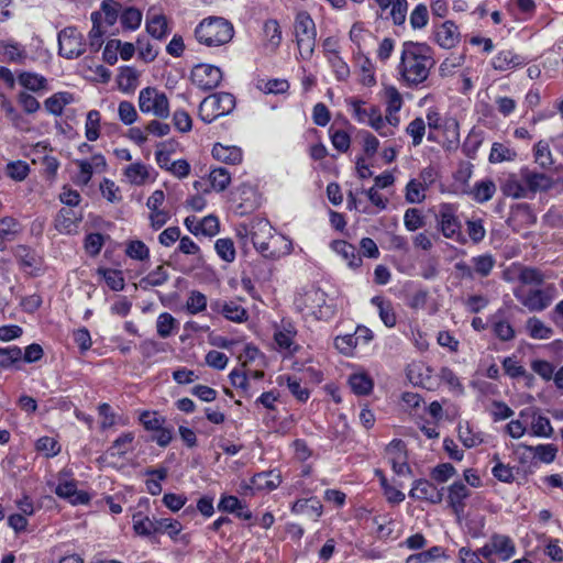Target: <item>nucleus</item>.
Here are the masks:
<instances>
[{
    "instance_id": "a211bd4d",
    "label": "nucleus",
    "mask_w": 563,
    "mask_h": 563,
    "mask_svg": "<svg viewBox=\"0 0 563 563\" xmlns=\"http://www.w3.org/2000/svg\"><path fill=\"white\" fill-rule=\"evenodd\" d=\"M386 457L396 474L407 475L410 473L406 446L401 440L395 439L387 445Z\"/></svg>"
},
{
    "instance_id": "052dcab7",
    "label": "nucleus",
    "mask_w": 563,
    "mask_h": 563,
    "mask_svg": "<svg viewBox=\"0 0 563 563\" xmlns=\"http://www.w3.org/2000/svg\"><path fill=\"white\" fill-rule=\"evenodd\" d=\"M125 254L135 261H147L150 258V249L143 241L132 240L126 243Z\"/></svg>"
},
{
    "instance_id": "2eb2a0df",
    "label": "nucleus",
    "mask_w": 563,
    "mask_h": 563,
    "mask_svg": "<svg viewBox=\"0 0 563 563\" xmlns=\"http://www.w3.org/2000/svg\"><path fill=\"white\" fill-rule=\"evenodd\" d=\"M521 169L529 199H533L538 192L548 191L553 187V179L549 175L529 167H521Z\"/></svg>"
},
{
    "instance_id": "20e7f679",
    "label": "nucleus",
    "mask_w": 563,
    "mask_h": 563,
    "mask_svg": "<svg viewBox=\"0 0 563 563\" xmlns=\"http://www.w3.org/2000/svg\"><path fill=\"white\" fill-rule=\"evenodd\" d=\"M296 309L305 317L314 320H329L334 313V305L328 302L327 294L319 288H310L295 299Z\"/></svg>"
},
{
    "instance_id": "423d86ee",
    "label": "nucleus",
    "mask_w": 563,
    "mask_h": 563,
    "mask_svg": "<svg viewBox=\"0 0 563 563\" xmlns=\"http://www.w3.org/2000/svg\"><path fill=\"white\" fill-rule=\"evenodd\" d=\"M487 563L507 562L516 555L517 547L514 539L507 534L494 532L479 548Z\"/></svg>"
},
{
    "instance_id": "79ce46f5",
    "label": "nucleus",
    "mask_w": 563,
    "mask_h": 563,
    "mask_svg": "<svg viewBox=\"0 0 563 563\" xmlns=\"http://www.w3.org/2000/svg\"><path fill=\"white\" fill-rule=\"evenodd\" d=\"M371 302L377 307L383 323L388 328H393L396 324V314L391 303L379 296L373 297Z\"/></svg>"
},
{
    "instance_id": "bb28decb",
    "label": "nucleus",
    "mask_w": 563,
    "mask_h": 563,
    "mask_svg": "<svg viewBox=\"0 0 563 563\" xmlns=\"http://www.w3.org/2000/svg\"><path fill=\"white\" fill-rule=\"evenodd\" d=\"M471 495L470 489L461 481L454 482L449 487L448 500L454 512H462L465 508V499Z\"/></svg>"
},
{
    "instance_id": "a18cd8bd",
    "label": "nucleus",
    "mask_w": 563,
    "mask_h": 563,
    "mask_svg": "<svg viewBox=\"0 0 563 563\" xmlns=\"http://www.w3.org/2000/svg\"><path fill=\"white\" fill-rule=\"evenodd\" d=\"M533 157L542 169H549L554 163L549 143L542 140L534 145Z\"/></svg>"
},
{
    "instance_id": "c9c22d12",
    "label": "nucleus",
    "mask_w": 563,
    "mask_h": 563,
    "mask_svg": "<svg viewBox=\"0 0 563 563\" xmlns=\"http://www.w3.org/2000/svg\"><path fill=\"white\" fill-rule=\"evenodd\" d=\"M457 432L460 441L467 449L478 446L484 442L483 433L475 430L468 422L460 423Z\"/></svg>"
},
{
    "instance_id": "412c9836",
    "label": "nucleus",
    "mask_w": 563,
    "mask_h": 563,
    "mask_svg": "<svg viewBox=\"0 0 563 563\" xmlns=\"http://www.w3.org/2000/svg\"><path fill=\"white\" fill-rule=\"evenodd\" d=\"M434 41L445 49L454 47L460 41V32L452 21H445L434 26Z\"/></svg>"
},
{
    "instance_id": "a878e982",
    "label": "nucleus",
    "mask_w": 563,
    "mask_h": 563,
    "mask_svg": "<svg viewBox=\"0 0 563 563\" xmlns=\"http://www.w3.org/2000/svg\"><path fill=\"white\" fill-rule=\"evenodd\" d=\"M146 31L157 40L168 34L167 19L164 14L150 10L146 15Z\"/></svg>"
},
{
    "instance_id": "338daca9",
    "label": "nucleus",
    "mask_w": 563,
    "mask_h": 563,
    "mask_svg": "<svg viewBox=\"0 0 563 563\" xmlns=\"http://www.w3.org/2000/svg\"><path fill=\"white\" fill-rule=\"evenodd\" d=\"M68 103L67 92H57L47 98L44 102L47 112L59 115L63 112L64 107Z\"/></svg>"
},
{
    "instance_id": "4468645a",
    "label": "nucleus",
    "mask_w": 563,
    "mask_h": 563,
    "mask_svg": "<svg viewBox=\"0 0 563 563\" xmlns=\"http://www.w3.org/2000/svg\"><path fill=\"white\" fill-rule=\"evenodd\" d=\"M76 164L79 168L76 184L81 186L87 185L95 173L101 174L107 170V161L100 153L93 154L89 159H78Z\"/></svg>"
},
{
    "instance_id": "39448f33",
    "label": "nucleus",
    "mask_w": 563,
    "mask_h": 563,
    "mask_svg": "<svg viewBox=\"0 0 563 563\" xmlns=\"http://www.w3.org/2000/svg\"><path fill=\"white\" fill-rule=\"evenodd\" d=\"M512 292L515 298L530 312H542L553 302L558 291L553 284H549L543 288L518 286Z\"/></svg>"
},
{
    "instance_id": "0e129e2a",
    "label": "nucleus",
    "mask_w": 563,
    "mask_h": 563,
    "mask_svg": "<svg viewBox=\"0 0 563 563\" xmlns=\"http://www.w3.org/2000/svg\"><path fill=\"white\" fill-rule=\"evenodd\" d=\"M443 555V548L435 545L427 551H422L417 554L410 555L407 559V563H431Z\"/></svg>"
},
{
    "instance_id": "473e14b6",
    "label": "nucleus",
    "mask_w": 563,
    "mask_h": 563,
    "mask_svg": "<svg viewBox=\"0 0 563 563\" xmlns=\"http://www.w3.org/2000/svg\"><path fill=\"white\" fill-rule=\"evenodd\" d=\"M291 512L295 515H308L317 519L322 515V504L316 497L298 499L292 504Z\"/></svg>"
},
{
    "instance_id": "0eeeda50",
    "label": "nucleus",
    "mask_w": 563,
    "mask_h": 563,
    "mask_svg": "<svg viewBox=\"0 0 563 563\" xmlns=\"http://www.w3.org/2000/svg\"><path fill=\"white\" fill-rule=\"evenodd\" d=\"M294 34L300 56L303 59H309L314 51L317 29L308 12L300 11L296 14Z\"/></svg>"
},
{
    "instance_id": "603ef678",
    "label": "nucleus",
    "mask_w": 563,
    "mask_h": 563,
    "mask_svg": "<svg viewBox=\"0 0 563 563\" xmlns=\"http://www.w3.org/2000/svg\"><path fill=\"white\" fill-rule=\"evenodd\" d=\"M168 278L169 275L166 268L164 267V265H159L140 280V286L143 289H146L148 287L162 286L168 280Z\"/></svg>"
},
{
    "instance_id": "9b49d317",
    "label": "nucleus",
    "mask_w": 563,
    "mask_h": 563,
    "mask_svg": "<svg viewBox=\"0 0 563 563\" xmlns=\"http://www.w3.org/2000/svg\"><path fill=\"white\" fill-rule=\"evenodd\" d=\"M297 329L291 322L282 321L274 332V341L280 353L286 356L294 355L300 349L296 341Z\"/></svg>"
},
{
    "instance_id": "6e6552de",
    "label": "nucleus",
    "mask_w": 563,
    "mask_h": 563,
    "mask_svg": "<svg viewBox=\"0 0 563 563\" xmlns=\"http://www.w3.org/2000/svg\"><path fill=\"white\" fill-rule=\"evenodd\" d=\"M235 98L229 92H218L206 97L199 104L198 114L205 123H211L233 111Z\"/></svg>"
},
{
    "instance_id": "3c124183",
    "label": "nucleus",
    "mask_w": 563,
    "mask_h": 563,
    "mask_svg": "<svg viewBox=\"0 0 563 563\" xmlns=\"http://www.w3.org/2000/svg\"><path fill=\"white\" fill-rule=\"evenodd\" d=\"M485 525L486 518L482 514H470L465 518V529L474 539L484 537Z\"/></svg>"
},
{
    "instance_id": "f8f14e48",
    "label": "nucleus",
    "mask_w": 563,
    "mask_h": 563,
    "mask_svg": "<svg viewBox=\"0 0 563 563\" xmlns=\"http://www.w3.org/2000/svg\"><path fill=\"white\" fill-rule=\"evenodd\" d=\"M192 82L202 90H211L222 80V71L219 67L209 64H199L191 71Z\"/></svg>"
},
{
    "instance_id": "13d9d810",
    "label": "nucleus",
    "mask_w": 563,
    "mask_h": 563,
    "mask_svg": "<svg viewBox=\"0 0 563 563\" xmlns=\"http://www.w3.org/2000/svg\"><path fill=\"white\" fill-rule=\"evenodd\" d=\"M503 367L505 373L512 378L523 377L528 382L533 379V376L526 371L516 357H506L503 361Z\"/></svg>"
},
{
    "instance_id": "c756f323",
    "label": "nucleus",
    "mask_w": 563,
    "mask_h": 563,
    "mask_svg": "<svg viewBox=\"0 0 563 563\" xmlns=\"http://www.w3.org/2000/svg\"><path fill=\"white\" fill-rule=\"evenodd\" d=\"M525 330L533 340H548L554 334V330L538 317L528 318Z\"/></svg>"
},
{
    "instance_id": "7c9ffc66",
    "label": "nucleus",
    "mask_w": 563,
    "mask_h": 563,
    "mask_svg": "<svg viewBox=\"0 0 563 563\" xmlns=\"http://www.w3.org/2000/svg\"><path fill=\"white\" fill-rule=\"evenodd\" d=\"M332 250L342 256L347 262L351 268H357L362 265V257L356 251V247L346 241H333L331 244Z\"/></svg>"
},
{
    "instance_id": "a19ab883",
    "label": "nucleus",
    "mask_w": 563,
    "mask_h": 563,
    "mask_svg": "<svg viewBox=\"0 0 563 563\" xmlns=\"http://www.w3.org/2000/svg\"><path fill=\"white\" fill-rule=\"evenodd\" d=\"M124 176L131 185L142 186L150 177L148 167L142 163H133L124 169Z\"/></svg>"
},
{
    "instance_id": "49530a36",
    "label": "nucleus",
    "mask_w": 563,
    "mask_h": 563,
    "mask_svg": "<svg viewBox=\"0 0 563 563\" xmlns=\"http://www.w3.org/2000/svg\"><path fill=\"white\" fill-rule=\"evenodd\" d=\"M18 79L20 85L27 90L36 92L46 89V78L36 73L23 71L18 76Z\"/></svg>"
},
{
    "instance_id": "bf43d9fd",
    "label": "nucleus",
    "mask_w": 563,
    "mask_h": 563,
    "mask_svg": "<svg viewBox=\"0 0 563 563\" xmlns=\"http://www.w3.org/2000/svg\"><path fill=\"white\" fill-rule=\"evenodd\" d=\"M137 79L139 73L134 68L130 66L121 67L120 74L118 76L119 88L122 91L134 89L137 85Z\"/></svg>"
},
{
    "instance_id": "e433bc0d",
    "label": "nucleus",
    "mask_w": 563,
    "mask_h": 563,
    "mask_svg": "<svg viewBox=\"0 0 563 563\" xmlns=\"http://www.w3.org/2000/svg\"><path fill=\"white\" fill-rule=\"evenodd\" d=\"M133 530L140 537H151L156 534L157 519H151L142 512H136L132 517Z\"/></svg>"
},
{
    "instance_id": "37998d69",
    "label": "nucleus",
    "mask_w": 563,
    "mask_h": 563,
    "mask_svg": "<svg viewBox=\"0 0 563 563\" xmlns=\"http://www.w3.org/2000/svg\"><path fill=\"white\" fill-rule=\"evenodd\" d=\"M516 157L517 152L514 148L503 143L495 142L492 145L488 161L492 164H499L503 162H512L516 159Z\"/></svg>"
},
{
    "instance_id": "4c0bfd02",
    "label": "nucleus",
    "mask_w": 563,
    "mask_h": 563,
    "mask_svg": "<svg viewBox=\"0 0 563 563\" xmlns=\"http://www.w3.org/2000/svg\"><path fill=\"white\" fill-rule=\"evenodd\" d=\"M518 280L522 284V286L531 285V286H541L545 280V275L542 271L536 267L529 266H518Z\"/></svg>"
},
{
    "instance_id": "c03bdc74",
    "label": "nucleus",
    "mask_w": 563,
    "mask_h": 563,
    "mask_svg": "<svg viewBox=\"0 0 563 563\" xmlns=\"http://www.w3.org/2000/svg\"><path fill=\"white\" fill-rule=\"evenodd\" d=\"M278 385L283 386L287 385L289 391L294 397H296L299 401H307L309 398V390L306 387H302L300 382L292 376L289 375H280L277 378Z\"/></svg>"
},
{
    "instance_id": "4be33fe9",
    "label": "nucleus",
    "mask_w": 563,
    "mask_h": 563,
    "mask_svg": "<svg viewBox=\"0 0 563 563\" xmlns=\"http://www.w3.org/2000/svg\"><path fill=\"white\" fill-rule=\"evenodd\" d=\"M212 311L222 314L233 322H244L247 319V311L235 301L216 300L210 305Z\"/></svg>"
},
{
    "instance_id": "cd10ccee",
    "label": "nucleus",
    "mask_w": 563,
    "mask_h": 563,
    "mask_svg": "<svg viewBox=\"0 0 563 563\" xmlns=\"http://www.w3.org/2000/svg\"><path fill=\"white\" fill-rule=\"evenodd\" d=\"M212 156L219 162L236 165L242 162L243 153L238 146L217 143L212 148Z\"/></svg>"
},
{
    "instance_id": "ddd939ff",
    "label": "nucleus",
    "mask_w": 563,
    "mask_h": 563,
    "mask_svg": "<svg viewBox=\"0 0 563 563\" xmlns=\"http://www.w3.org/2000/svg\"><path fill=\"white\" fill-rule=\"evenodd\" d=\"M282 483V476L275 471L262 472L255 474L250 483H242L241 490L245 496H253L254 490H273L277 488Z\"/></svg>"
},
{
    "instance_id": "5fc2aeb1",
    "label": "nucleus",
    "mask_w": 563,
    "mask_h": 563,
    "mask_svg": "<svg viewBox=\"0 0 563 563\" xmlns=\"http://www.w3.org/2000/svg\"><path fill=\"white\" fill-rule=\"evenodd\" d=\"M2 54L5 60L22 64L26 58V51L19 43H0Z\"/></svg>"
},
{
    "instance_id": "774afa93",
    "label": "nucleus",
    "mask_w": 563,
    "mask_h": 563,
    "mask_svg": "<svg viewBox=\"0 0 563 563\" xmlns=\"http://www.w3.org/2000/svg\"><path fill=\"white\" fill-rule=\"evenodd\" d=\"M176 328V319L168 312H163L157 317L156 329L161 338H168Z\"/></svg>"
},
{
    "instance_id": "9d476101",
    "label": "nucleus",
    "mask_w": 563,
    "mask_h": 563,
    "mask_svg": "<svg viewBox=\"0 0 563 563\" xmlns=\"http://www.w3.org/2000/svg\"><path fill=\"white\" fill-rule=\"evenodd\" d=\"M438 229L444 238L460 244L466 243L462 232V223L457 217V207L452 203H441L435 216Z\"/></svg>"
},
{
    "instance_id": "f3484780",
    "label": "nucleus",
    "mask_w": 563,
    "mask_h": 563,
    "mask_svg": "<svg viewBox=\"0 0 563 563\" xmlns=\"http://www.w3.org/2000/svg\"><path fill=\"white\" fill-rule=\"evenodd\" d=\"M121 12V4L118 1L103 0L101 2L100 11L91 13V20L93 22L91 32L101 34L103 32L100 24L101 18L103 16V22L107 26H112L118 21V18H120Z\"/></svg>"
},
{
    "instance_id": "ea45409f",
    "label": "nucleus",
    "mask_w": 563,
    "mask_h": 563,
    "mask_svg": "<svg viewBox=\"0 0 563 563\" xmlns=\"http://www.w3.org/2000/svg\"><path fill=\"white\" fill-rule=\"evenodd\" d=\"M22 362V349L16 345L0 347V369L18 367Z\"/></svg>"
},
{
    "instance_id": "6ab92c4d",
    "label": "nucleus",
    "mask_w": 563,
    "mask_h": 563,
    "mask_svg": "<svg viewBox=\"0 0 563 563\" xmlns=\"http://www.w3.org/2000/svg\"><path fill=\"white\" fill-rule=\"evenodd\" d=\"M519 416L520 418H528V426L532 435L539 438L552 437L553 428L548 417L531 408L521 410Z\"/></svg>"
},
{
    "instance_id": "2f4dec72",
    "label": "nucleus",
    "mask_w": 563,
    "mask_h": 563,
    "mask_svg": "<svg viewBox=\"0 0 563 563\" xmlns=\"http://www.w3.org/2000/svg\"><path fill=\"white\" fill-rule=\"evenodd\" d=\"M470 262L472 263L474 276L481 278L488 277L496 265V258L490 253L473 256L470 258Z\"/></svg>"
},
{
    "instance_id": "69168bd1",
    "label": "nucleus",
    "mask_w": 563,
    "mask_h": 563,
    "mask_svg": "<svg viewBox=\"0 0 563 563\" xmlns=\"http://www.w3.org/2000/svg\"><path fill=\"white\" fill-rule=\"evenodd\" d=\"M257 88L265 93H283L289 88L286 79H261L257 81Z\"/></svg>"
},
{
    "instance_id": "58836bf2",
    "label": "nucleus",
    "mask_w": 563,
    "mask_h": 563,
    "mask_svg": "<svg viewBox=\"0 0 563 563\" xmlns=\"http://www.w3.org/2000/svg\"><path fill=\"white\" fill-rule=\"evenodd\" d=\"M495 192V183L492 179H483L474 185L470 194L476 202L484 203L489 201L494 197Z\"/></svg>"
},
{
    "instance_id": "09e8293b",
    "label": "nucleus",
    "mask_w": 563,
    "mask_h": 563,
    "mask_svg": "<svg viewBox=\"0 0 563 563\" xmlns=\"http://www.w3.org/2000/svg\"><path fill=\"white\" fill-rule=\"evenodd\" d=\"M209 183L213 190L223 191L231 183V174L224 167L212 168L209 173Z\"/></svg>"
},
{
    "instance_id": "f704fd0d",
    "label": "nucleus",
    "mask_w": 563,
    "mask_h": 563,
    "mask_svg": "<svg viewBox=\"0 0 563 563\" xmlns=\"http://www.w3.org/2000/svg\"><path fill=\"white\" fill-rule=\"evenodd\" d=\"M501 311H498L490 318L493 333L501 341H510L515 338V329L509 321L501 317Z\"/></svg>"
},
{
    "instance_id": "dca6fc26",
    "label": "nucleus",
    "mask_w": 563,
    "mask_h": 563,
    "mask_svg": "<svg viewBox=\"0 0 563 563\" xmlns=\"http://www.w3.org/2000/svg\"><path fill=\"white\" fill-rule=\"evenodd\" d=\"M499 189L504 196L512 199H529L528 190L522 178V169L519 173L504 175L499 179Z\"/></svg>"
},
{
    "instance_id": "b1692460",
    "label": "nucleus",
    "mask_w": 563,
    "mask_h": 563,
    "mask_svg": "<svg viewBox=\"0 0 563 563\" xmlns=\"http://www.w3.org/2000/svg\"><path fill=\"white\" fill-rule=\"evenodd\" d=\"M183 525L173 518L157 519L156 533H166L174 542L187 545L190 542L189 534H181Z\"/></svg>"
},
{
    "instance_id": "4d7b16f0",
    "label": "nucleus",
    "mask_w": 563,
    "mask_h": 563,
    "mask_svg": "<svg viewBox=\"0 0 563 563\" xmlns=\"http://www.w3.org/2000/svg\"><path fill=\"white\" fill-rule=\"evenodd\" d=\"M98 274L102 276L106 284L111 290H123L125 284L121 271L111 268H99Z\"/></svg>"
},
{
    "instance_id": "c85d7f7f",
    "label": "nucleus",
    "mask_w": 563,
    "mask_h": 563,
    "mask_svg": "<svg viewBox=\"0 0 563 563\" xmlns=\"http://www.w3.org/2000/svg\"><path fill=\"white\" fill-rule=\"evenodd\" d=\"M349 385L355 395L367 396L374 388V380L365 371H358L350 375Z\"/></svg>"
},
{
    "instance_id": "393cba45",
    "label": "nucleus",
    "mask_w": 563,
    "mask_h": 563,
    "mask_svg": "<svg viewBox=\"0 0 563 563\" xmlns=\"http://www.w3.org/2000/svg\"><path fill=\"white\" fill-rule=\"evenodd\" d=\"M59 200L66 207L62 208L54 219V228L60 234L70 233V189L65 185L59 195Z\"/></svg>"
},
{
    "instance_id": "8fccbe9b",
    "label": "nucleus",
    "mask_w": 563,
    "mask_h": 563,
    "mask_svg": "<svg viewBox=\"0 0 563 563\" xmlns=\"http://www.w3.org/2000/svg\"><path fill=\"white\" fill-rule=\"evenodd\" d=\"M142 16L141 10L134 7H129L122 10L120 14V22L124 30L135 31L141 25Z\"/></svg>"
},
{
    "instance_id": "5701e85b",
    "label": "nucleus",
    "mask_w": 563,
    "mask_h": 563,
    "mask_svg": "<svg viewBox=\"0 0 563 563\" xmlns=\"http://www.w3.org/2000/svg\"><path fill=\"white\" fill-rule=\"evenodd\" d=\"M526 64L525 57L511 49L498 52L490 60L492 67L497 71L512 70Z\"/></svg>"
},
{
    "instance_id": "e2e57ef3",
    "label": "nucleus",
    "mask_w": 563,
    "mask_h": 563,
    "mask_svg": "<svg viewBox=\"0 0 563 563\" xmlns=\"http://www.w3.org/2000/svg\"><path fill=\"white\" fill-rule=\"evenodd\" d=\"M85 135L88 141H96L99 137L100 130V112L97 110H90L87 113Z\"/></svg>"
},
{
    "instance_id": "aec40b11",
    "label": "nucleus",
    "mask_w": 563,
    "mask_h": 563,
    "mask_svg": "<svg viewBox=\"0 0 563 563\" xmlns=\"http://www.w3.org/2000/svg\"><path fill=\"white\" fill-rule=\"evenodd\" d=\"M409 496L415 499L426 500L431 504L442 501L443 494L434 484L427 479H418L413 483Z\"/></svg>"
},
{
    "instance_id": "f03ea898",
    "label": "nucleus",
    "mask_w": 563,
    "mask_h": 563,
    "mask_svg": "<svg viewBox=\"0 0 563 563\" xmlns=\"http://www.w3.org/2000/svg\"><path fill=\"white\" fill-rule=\"evenodd\" d=\"M250 234L254 247L266 258L276 260L291 252V242L283 235H274L268 221L254 223Z\"/></svg>"
},
{
    "instance_id": "de8ad7c7",
    "label": "nucleus",
    "mask_w": 563,
    "mask_h": 563,
    "mask_svg": "<svg viewBox=\"0 0 563 563\" xmlns=\"http://www.w3.org/2000/svg\"><path fill=\"white\" fill-rule=\"evenodd\" d=\"M530 451L534 459L542 463H552L556 456L558 448L554 444H538L536 446L521 445Z\"/></svg>"
},
{
    "instance_id": "72a5a7b5",
    "label": "nucleus",
    "mask_w": 563,
    "mask_h": 563,
    "mask_svg": "<svg viewBox=\"0 0 563 563\" xmlns=\"http://www.w3.org/2000/svg\"><path fill=\"white\" fill-rule=\"evenodd\" d=\"M353 118L362 124H367L379 109L376 106L365 107V102L358 99H351L347 102Z\"/></svg>"
},
{
    "instance_id": "680f3d73",
    "label": "nucleus",
    "mask_w": 563,
    "mask_h": 563,
    "mask_svg": "<svg viewBox=\"0 0 563 563\" xmlns=\"http://www.w3.org/2000/svg\"><path fill=\"white\" fill-rule=\"evenodd\" d=\"M427 188L418 179H411L406 186V200L409 203H420L426 199Z\"/></svg>"
},
{
    "instance_id": "1a4fd4ad",
    "label": "nucleus",
    "mask_w": 563,
    "mask_h": 563,
    "mask_svg": "<svg viewBox=\"0 0 563 563\" xmlns=\"http://www.w3.org/2000/svg\"><path fill=\"white\" fill-rule=\"evenodd\" d=\"M139 108L144 114H152L158 119L170 115L169 100L166 93L156 87H145L139 92Z\"/></svg>"
},
{
    "instance_id": "864d4df0",
    "label": "nucleus",
    "mask_w": 563,
    "mask_h": 563,
    "mask_svg": "<svg viewBox=\"0 0 563 563\" xmlns=\"http://www.w3.org/2000/svg\"><path fill=\"white\" fill-rule=\"evenodd\" d=\"M328 62L330 63L336 79L346 80L350 76V68L342 59L336 49H328Z\"/></svg>"
},
{
    "instance_id": "f257e3e1",
    "label": "nucleus",
    "mask_w": 563,
    "mask_h": 563,
    "mask_svg": "<svg viewBox=\"0 0 563 563\" xmlns=\"http://www.w3.org/2000/svg\"><path fill=\"white\" fill-rule=\"evenodd\" d=\"M434 64L432 49L428 44L405 42L397 70L408 87H417L428 79Z\"/></svg>"
},
{
    "instance_id": "6e6d98bb",
    "label": "nucleus",
    "mask_w": 563,
    "mask_h": 563,
    "mask_svg": "<svg viewBox=\"0 0 563 563\" xmlns=\"http://www.w3.org/2000/svg\"><path fill=\"white\" fill-rule=\"evenodd\" d=\"M133 440L134 434L132 432L123 433L108 449V454L119 457L124 456L129 451H131Z\"/></svg>"
},
{
    "instance_id": "7ed1b4c3",
    "label": "nucleus",
    "mask_w": 563,
    "mask_h": 563,
    "mask_svg": "<svg viewBox=\"0 0 563 563\" xmlns=\"http://www.w3.org/2000/svg\"><path fill=\"white\" fill-rule=\"evenodd\" d=\"M233 35V24L221 16L206 18L195 30L197 41L208 47L224 45L232 40Z\"/></svg>"
}]
</instances>
